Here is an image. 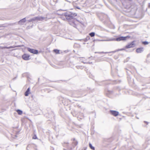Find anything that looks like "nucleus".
Wrapping results in <instances>:
<instances>
[{
  "mask_svg": "<svg viewBox=\"0 0 150 150\" xmlns=\"http://www.w3.org/2000/svg\"><path fill=\"white\" fill-rule=\"evenodd\" d=\"M143 51V48H138L136 50V52L137 53H140L142 52Z\"/></svg>",
  "mask_w": 150,
  "mask_h": 150,
  "instance_id": "12",
  "label": "nucleus"
},
{
  "mask_svg": "<svg viewBox=\"0 0 150 150\" xmlns=\"http://www.w3.org/2000/svg\"><path fill=\"white\" fill-rule=\"evenodd\" d=\"M126 49V48L125 47V48H122V49H119L117 50H115L114 51H112V52H105V53H111V52L115 53V52H118V51L125 50Z\"/></svg>",
  "mask_w": 150,
  "mask_h": 150,
  "instance_id": "10",
  "label": "nucleus"
},
{
  "mask_svg": "<svg viewBox=\"0 0 150 150\" xmlns=\"http://www.w3.org/2000/svg\"><path fill=\"white\" fill-rule=\"evenodd\" d=\"M127 37H120L117 38L116 39L115 38H110L106 40L107 41H120L121 40H125L127 38Z\"/></svg>",
  "mask_w": 150,
  "mask_h": 150,
  "instance_id": "2",
  "label": "nucleus"
},
{
  "mask_svg": "<svg viewBox=\"0 0 150 150\" xmlns=\"http://www.w3.org/2000/svg\"><path fill=\"white\" fill-rule=\"evenodd\" d=\"M21 47V46L18 45H17V46H11L9 47H5V48L6 49H10L11 48H14L15 47Z\"/></svg>",
  "mask_w": 150,
  "mask_h": 150,
  "instance_id": "14",
  "label": "nucleus"
},
{
  "mask_svg": "<svg viewBox=\"0 0 150 150\" xmlns=\"http://www.w3.org/2000/svg\"><path fill=\"white\" fill-rule=\"evenodd\" d=\"M65 16L66 19L69 20V24L75 28H76L78 21L77 20L74 19V18L76 16V13H66Z\"/></svg>",
  "mask_w": 150,
  "mask_h": 150,
  "instance_id": "1",
  "label": "nucleus"
},
{
  "mask_svg": "<svg viewBox=\"0 0 150 150\" xmlns=\"http://www.w3.org/2000/svg\"><path fill=\"white\" fill-rule=\"evenodd\" d=\"M35 21H43L44 20L46 21L47 20V17H44L42 16H38L34 17Z\"/></svg>",
  "mask_w": 150,
  "mask_h": 150,
  "instance_id": "5",
  "label": "nucleus"
},
{
  "mask_svg": "<svg viewBox=\"0 0 150 150\" xmlns=\"http://www.w3.org/2000/svg\"><path fill=\"white\" fill-rule=\"evenodd\" d=\"M144 122H145V123H147V124H148V122H146V121H144Z\"/></svg>",
  "mask_w": 150,
  "mask_h": 150,
  "instance_id": "24",
  "label": "nucleus"
},
{
  "mask_svg": "<svg viewBox=\"0 0 150 150\" xmlns=\"http://www.w3.org/2000/svg\"><path fill=\"white\" fill-rule=\"evenodd\" d=\"M143 43L144 45H147L148 44V42L146 41H144L143 42Z\"/></svg>",
  "mask_w": 150,
  "mask_h": 150,
  "instance_id": "20",
  "label": "nucleus"
},
{
  "mask_svg": "<svg viewBox=\"0 0 150 150\" xmlns=\"http://www.w3.org/2000/svg\"><path fill=\"white\" fill-rule=\"evenodd\" d=\"M29 55L27 54H25L22 56V58L25 60H27L29 59Z\"/></svg>",
  "mask_w": 150,
  "mask_h": 150,
  "instance_id": "8",
  "label": "nucleus"
},
{
  "mask_svg": "<svg viewBox=\"0 0 150 150\" xmlns=\"http://www.w3.org/2000/svg\"><path fill=\"white\" fill-rule=\"evenodd\" d=\"M89 146L90 148L92 150H94L95 149V148L94 147L92 146V144L91 143H89Z\"/></svg>",
  "mask_w": 150,
  "mask_h": 150,
  "instance_id": "16",
  "label": "nucleus"
},
{
  "mask_svg": "<svg viewBox=\"0 0 150 150\" xmlns=\"http://www.w3.org/2000/svg\"><path fill=\"white\" fill-rule=\"evenodd\" d=\"M17 112L19 115H21L22 113V112L21 110H17Z\"/></svg>",
  "mask_w": 150,
  "mask_h": 150,
  "instance_id": "15",
  "label": "nucleus"
},
{
  "mask_svg": "<svg viewBox=\"0 0 150 150\" xmlns=\"http://www.w3.org/2000/svg\"><path fill=\"white\" fill-rule=\"evenodd\" d=\"M79 66H77V68L78 69H79Z\"/></svg>",
  "mask_w": 150,
  "mask_h": 150,
  "instance_id": "25",
  "label": "nucleus"
},
{
  "mask_svg": "<svg viewBox=\"0 0 150 150\" xmlns=\"http://www.w3.org/2000/svg\"><path fill=\"white\" fill-rule=\"evenodd\" d=\"M72 141V145L71 146V147H72V149L74 148L75 146H76L78 144V142L77 140H76L75 138H73L71 139Z\"/></svg>",
  "mask_w": 150,
  "mask_h": 150,
  "instance_id": "3",
  "label": "nucleus"
},
{
  "mask_svg": "<svg viewBox=\"0 0 150 150\" xmlns=\"http://www.w3.org/2000/svg\"><path fill=\"white\" fill-rule=\"evenodd\" d=\"M53 51L56 53V54H59V50L57 49L54 50Z\"/></svg>",
  "mask_w": 150,
  "mask_h": 150,
  "instance_id": "17",
  "label": "nucleus"
},
{
  "mask_svg": "<svg viewBox=\"0 0 150 150\" xmlns=\"http://www.w3.org/2000/svg\"><path fill=\"white\" fill-rule=\"evenodd\" d=\"M28 50L31 53L33 54H37L38 53V51L37 50L34 49H31L30 48H27Z\"/></svg>",
  "mask_w": 150,
  "mask_h": 150,
  "instance_id": "6",
  "label": "nucleus"
},
{
  "mask_svg": "<svg viewBox=\"0 0 150 150\" xmlns=\"http://www.w3.org/2000/svg\"><path fill=\"white\" fill-rule=\"evenodd\" d=\"M89 35L91 37H93L95 35V33L94 32L91 33L89 34Z\"/></svg>",
  "mask_w": 150,
  "mask_h": 150,
  "instance_id": "18",
  "label": "nucleus"
},
{
  "mask_svg": "<svg viewBox=\"0 0 150 150\" xmlns=\"http://www.w3.org/2000/svg\"><path fill=\"white\" fill-rule=\"evenodd\" d=\"M64 147L67 148L68 150H72V147L68 143L64 142L63 144Z\"/></svg>",
  "mask_w": 150,
  "mask_h": 150,
  "instance_id": "4",
  "label": "nucleus"
},
{
  "mask_svg": "<svg viewBox=\"0 0 150 150\" xmlns=\"http://www.w3.org/2000/svg\"><path fill=\"white\" fill-rule=\"evenodd\" d=\"M30 93V88H28L25 93V96H28Z\"/></svg>",
  "mask_w": 150,
  "mask_h": 150,
  "instance_id": "13",
  "label": "nucleus"
},
{
  "mask_svg": "<svg viewBox=\"0 0 150 150\" xmlns=\"http://www.w3.org/2000/svg\"><path fill=\"white\" fill-rule=\"evenodd\" d=\"M110 112L112 115L115 116H117L119 114L118 112L116 111L111 110L110 111Z\"/></svg>",
  "mask_w": 150,
  "mask_h": 150,
  "instance_id": "9",
  "label": "nucleus"
},
{
  "mask_svg": "<svg viewBox=\"0 0 150 150\" xmlns=\"http://www.w3.org/2000/svg\"><path fill=\"white\" fill-rule=\"evenodd\" d=\"M134 41L132 42L131 43L129 44L126 46L125 48H129L134 47Z\"/></svg>",
  "mask_w": 150,
  "mask_h": 150,
  "instance_id": "7",
  "label": "nucleus"
},
{
  "mask_svg": "<svg viewBox=\"0 0 150 150\" xmlns=\"http://www.w3.org/2000/svg\"><path fill=\"white\" fill-rule=\"evenodd\" d=\"M82 62L83 63H86V64H87L88 63V62H84V61H83V62Z\"/></svg>",
  "mask_w": 150,
  "mask_h": 150,
  "instance_id": "23",
  "label": "nucleus"
},
{
  "mask_svg": "<svg viewBox=\"0 0 150 150\" xmlns=\"http://www.w3.org/2000/svg\"><path fill=\"white\" fill-rule=\"evenodd\" d=\"M34 18L29 20L28 21V22H30L32 21H35V20H34Z\"/></svg>",
  "mask_w": 150,
  "mask_h": 150,
  "instance_id": "19",
  "label": "nucleus"
},
{
  "mask_svg": "<svg viewBox=\"0 0 150 150\" xmlns=\"http://www.w3.org/2000/svg\"><path fill=\"white\" fill-rule=\"evenodd\" d=\"M76 8L78 9H80V8L79 7V6H76Z\"/></svg>",
  "mask_w": 150,
  "mask_h": 150,
  "instance_id": "22",
  "label": "nucleus"
},
{
  "mask_svg": "<svg viewBox=\"0 0 150 150\" xmlns=\"http://www.w3.org/2000/svg\"><path fill=\"white\" fill-rule=\"evenodd\" d=\"M63 150H68L67 149L66 150V149H64Z\"/></svg>",
  "mask_w": 150,
  "mask_h": 150,
  "instance_id": "26",
  "label": "nucleus"
},
{
  "mask_svg": "<svg viewBox=\"0 0 150 150\" xmlns=\"http://www.w3.org/2000/svg\"><path fill=\"white\" fill-rule=\"evenodd\" d=\"M26 19L25 18H24L20 21L18 22V23L20 25H22L26 21Z\"/></svg>",
  "mask_w": 150,
  "mask_h": 150,
  "instance_id": "11",
  "label": "nucleus"
},
{
  "mask_svg": "<svg viewBox=\"0 0 150 150\" xmlns=\"http://www.w3.org/2000/svg\"><path fill=\"white\" fill-rule=\"evenodd\" d=\"M33 139H37V137L36 135H35L33 137Z\"/></svg>",
  "mask_w": 150,
  "mask_h": 150,
  "instance_id": "21",
  "label": "nucleus"
}]
</instances>
